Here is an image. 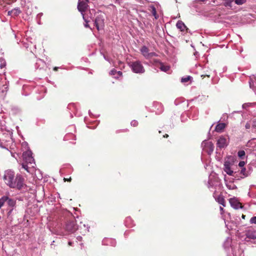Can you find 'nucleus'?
<instances>
[{
	"instance_id": "obj_1",
	"label": "nucleus",
	"mask_w": 256,
	"mask_h": 256,
	"mask_svg": "<svg viewBox=\"0 0 256 256\" xmlns=\"http://www.w3.org/2000/svg\"><path fill=\"white\" fill-rule=\"evenodd\" d=\"M5 183L10 187L20 189L24 184V178L20 174L15 176L14 172L12 170H6L3 176Z\"/></svg>"
},
{
	"instance_id": "obj_2",
	"label": "nucleus",
	"mask_w": 256,
	"mask_h": 256,
	"mask_svg": "<svg viewBox=\"0 0 256 256\" xmlns=\"http://www.w3.org/2000/svg\"><path fill=\"white\" fill-rule=\"evenodd\" d=\"M87 2H84L81 0H78V9L81 12L83 19L85 22L84 24V26L86 28H89V25L88 24V22L90 21V19H92V13L94 12V10H90L89 13L90 16H89L88 14H84V12L88 8Z\"/></svg>"
},
{
	"instance_id": "obj_3",
	"label": "nucleus",
	"mask_w": 256,
	"mask_h": 256,
	"mask_svg": "<svg viewBox=\"0 0 256 256\" xmlns=\"http://www.w3.org/2000/svg\"><path fill=\"white\" fill-rule=\"evenodd\" d=\"M130 66L134 73L142 74L144 72V68L140 61L136 60L130 62Z\"/></svg>"
},
{
	"instance_id": "obj_4",
	"label": "nucleus",
	"mask_w": 256,
	"mask_h": 256,
	"mask_svg": "<svg viewBox=\"0 0 256 256\" xmlns=\"http://www.w3.org/2000/svg\"><path fill=\"white\" fill-rule=\"evenodd\" d=\"M22 156L25 163L30 165L32 168L34 167V158L32 156V152L30 150H28L24 152Z\"/></svg>"
},
{
	"instance_id": "obj_5",
	"label": "nucleus",
	"mask_w": 256,
	"mask_h": 256,
	"mask_svg": "<svg viewBox=\"0 0 256 256\" xmlns=\"http://www.w3.org/2000/svg\"><path fill=\"white\" fill-rule=\"evenodd\" d=\"M201 146L203 150L206 152L208 154H210L212 152L214 146L211 142L204 140L202 142Z\"/></svg>"
},
{
	"instance_id": "obj_6",
	"label": "nucleus",
	"mask_w": 256,
	"mask_h": 256,
	"mask_svg": "<svg viewBox=\"0 0 256 256\" xmlns=\"http://www.w3.org/2000/svg\"><path fill=\"white\" fill-rule=\"evenodd\" d=\"M94 24L98 30H102L104 26V18L102 14L98 15L95 20Z\"/></svg>"
},
{
	"instance_id": "obj_7",
	"label": "nucleus",
	"mask_w": 256,
	"mask_h": 256,
	"mask_svg": "<svg viewBox=\"0 0 256 256\" xmlns=\"http://www.w3.org/2000/svg\"><path fill=\"white\" fill-rule=\"evenodd\" d=\"M219 182L218 178L214 175H210L207 186L210 190L214 188Z\"/></svg>"
},
{
	"instance_id": "obj_8",
	"label": "nucleus",
	"mask_w": 256,
	"mask_h": 256,
	"mask_svg": "<svg viewBox=\"0 0 256 256\" xmlns=\"http://www.w3.org/2000/svg\"><path fill=\"white\" fill-rule=\"evenodd\" d=\"M233 165V162L228 160H225L224 162V171L229 176H232L234 172L232 170L231 166Z\"/></svg>"
},
{
	"instance_id": "obj_9",
	"label": "nucleus",
	"mask_w": 256,
	"mask_h": 256,
	"mask_svg": "<svg viewBox=\"0 0 256 256\" xmlns=\"http://www.w3.org/2000/svg\"><path fill=\"white\" fill-rule=\"evenodd\" d=\"M142 54L146 58L155 56L156 54L154 52H149L148 48L146 46H143L140 50Z\"/></svg>"
},
{
	"instance_id": "obj_10",
	"label": "nucleus",
	"mask_w": 256,
	"mask_h": 256,
	"mask_svg": "<svg viewBox=\"0 0 256 256\" xmlns=\"http://www.w3.org/2000/svg\"><path fill=\"white\" fill-rule=\"evenodd\" d=\"M230 206L234 209L242 208V204L235 198H231L229 200Z\"/></svg>"
},
{
	"instance_id": "obj_11",
	"label": "nucleus",
	"mask_w": 256,
	"mask_h": 256,
	"mask_svg": "<svg viewBox=\"0 0 256 256\" xmlns=\"http://www.w3.org/2000/svg\"><path fill=\"white\" fill-rule=\"evenodd\" d=\"M246 238L254 242H256V232L255 230H248L246 233Z\"/></svg>"
},
{
	"instance_id": "obj_12",
	"label": "nucleus",
	"mask_w": 256,
	"mask_h": 256,
	"mask_svg": "<svg viewBox=\"0 0 256 256\" xmlns=\"http://www.w3.org/2000/svg\"><path fill=\"white\" fill-rule=\"evenodd\" d=\"M216 144L220 148H224L228 145L226 139L223 136H221L218 140Z\"/></svg>"
},
{
	"instance_id": "obj_13",
	"label": "nucleus",
	"mask_w": 256,
	"mask_h": 256,
	"mask_svg": "<svg viewBox=\"0 0 256 256\" xmlns=\"http://www.w3.org/2000/svg\"><path fill=\"white\" fill-rule=\"evenodd\" d=\"M102 244L104 245L114 246L116 245V241L111 238H104L102 241Z\"/></svg>"
},
{
	"instance_id": "obj_14",
	"label": "nucleus",
	"mask_w": 256,
	"mask_h": 256,
	"mask_svg": "<svg viewBox=\"0 0 256 256\" xmlns=\"http://www.w3.org/2000/svg\"><path fill=\"white\" fill-rule=\"evenodd\" d=\"M8 82L4 80V84L2 87H0V93L2 96H5L8 91Z\"/></svg>"
},
{
	"instance_id": "obj_15",
	"label": "nucleus",
	"mask_w": 256,
	"mask_h": 256,
	"mask_svg": "<svg viewBox=\"0 0 256 256\" xmlns=\"http://www.w3.org/2000/svg\"><path fill=\"white\" fill-rule=\"evenodd\" d=\"M250 87L254 91L256 90V74L250 76Z\"/></svg>"
},
{
	"instance_id": "obj_16",
	"label": "nucleus",
	"mask_w": 256,
	"mask_h": 256,
	"mask_svg": "<svg viewBox=\"0 0 256 256\" xmlns=\"http://www.w3.org/2000/svg\"><path fill=\"white\" fill-rule=\"evenodd\" d=\"M66 228L68 231L74 232L77 230V227L74 222H70L67 224Z\"/></svg>"
},
{
	"instance_id": "obj_17",
	"label": "nucleus",
	"mask_w": 256,
	"mask_h": 256,
	"mask_svg": "<svg viewBox=\"0 0 256 256\" xmlns=\"http://www.w3.org/2000/svg\"><path fill=\"white\" fill-rule=\"evenodd\" d=\"M226 127V124L224 123H220L218 124L215 130L218 132H221L224 130Z\"/></svg>"
},
{
	"instance_id": "obj_18",
	"label": "nucleus",
	"mask_w": 256,
	"mask_h": 256,
	"mask_svg": "<svg viewBox=\"0 0 256 256\" xmlns=\"http://www.w3.org/2000/svg\"><path fill=\"white\" fill-rule=\"evenodd\" d=\"M176 28L180 30L181 31H184V30L186 28V26L184 24L183 22L182 21H178L176 24Z\"/></svg>"
},
{
	"instance_id": "obj_19",
	"label": "nucleus",
	"mask_w": 256,
	"mask_h": 256,
	"mask_svg": "<svg viewBox=\"0 0 256 256\" xmlns=\"http://www.w3.org/2000/svg\"><path fill=\"white\" fill-rule=\"evenodd\" d=\"M216 202L220 204H222L223 206H225L226 205H225V200H224V197L221 196V195H220L218 196L216 198Z\"/></svg>"
},
{
	"instance_id": "obj_20",
	"label": "nucleus",
	"mask_w": 256,
	"mask_h": 256,
	"mask_svg": "<svg viewBox=\"0 0 256 256\" xmlns=\"http://www.w3.org/2000/svg\"><path fill=\"white\" fill-rule=\"evenodd\" d=\"M148 10L152 12V14L154 16L155 18L157 19L158 16L156 14V11L154 6V5L150 6L148 8Z\"/></svg>"
},
{
	"instance_id": "obj_21",
	"label": "nucleus",
	"mask_w": 256,
	"mask_h": 256,
	"mask_svg": "<svg viewBox=\"0 0 256 256\" xmlns=\"http://www.w3.org/2000/svg\"><path fill=\"white\" fill-rule=\"evenodd\" d=\"M110 74L114 76L116 78H118L122 75V72L120 71L116 72L115 70H112L110 72Z\"/></svg>"
},
{
	"instance_id": "obj_22",
	"label": "nucleus",
	"mask_w": 256,
	"mask_h": 256,
	"mask_svg": "<svg viewBox=\"0 0 256 256\" xmlns=\"http://www.w3.org/2000/svg\"><path fill=\"white\" fill-rule=\"evenodd\" d=\"M227 1L230 3L234 2L235 4L238 5H242L246 2V0H227Z\"/></svg>"
},
{
	"instance_id": "obj_23",
	"label": "nucleus",
	"mask_w": 256,
	"mask_h": 256,
	"mask_svg": "<svg viewBox=\"0 0 256 256\" xmlns=\"http://www.w3.org/2000/svg\"><path fill=\"white\" fill-rule=\"evenodd\" d=\"M20 13V10L18 8H15L12 10V17L18 16Z\"/></svg>"
},
{
	"instance_id": "obj_24",
	"label": "nucleus",
	"mask_w": 256,
	"mask_h": 256,
	"mask_svg": "<svg viewBox=\"0 0 256 256\" xmlns=\"http://www.w3.org/2000/svg\"><path fill=\"white\" fill-rule=\"evenodd\" d=\"M8 200V197L4 196L0 198V209L4 206V203Z\"/></svg>"
},
{
	"instance_id": "obj_25",
	"label": "nucleus",
	"mask_w": 256,
	"mask_h": 256,
	"mask_svg": "<svg viewBox=\"0 0 256 256\" xmlns=\"http://www.w3.org/2000/svg\"><path fill=\"white\" fill-rule=\"evenodd\" d=\"M226 187L230 190H234L236 186L232 182H229L226 184Z\"/></svg>"
},
{
	"instance_id": "obj_26",
	"label": "nucleus",
	"mask_w": 256,
	"mask_h": 256,
	"mask_svg": "<svg viewBox=\"0 0 256 256\" xmlns=\"http://www.w3.org/2000/svg\"><path fill=\"white\" fill-rule=\"evenodd\" d=\"M8 204L10 206H14L15 205L16 202L11 198H8V200H6Z\"/></svg>"
},
{
	"instance_id": "obj_27",
	"label": "nucleus",
	"mask_w": 256,
	"mask_h": 256,
	"mask_svg": "<svg viewBox=\"0 0 256 256\" xmlns=\"http://www.w3.org/2000/svg\"><path fill=\"white\" fill-rule=\"evenodd\" d=\"M170 66H164V64H161L160 68L164 72H168L170 70Z\"/></svg>"
},
{
	"instance_id": "obj_28",
	"label": "nucleus",
	"mask_w": 256,
	"mask_h": 256,
	"mask_svg": "<svg viewBox=\"0 0 256 256\" xmlns=\"http://www.w3.org/2000/svg\"><path fill=\"white\" fill-rule=\"evenodd\" d=\"M238 155L240 158H243L245 156V152L244 150H240L238 153Z\"/></svg>"
},
{
	"instance_id": "obj_29",
	"label": "nucleus",
	"mask_w": 256,
	"mask_h": 256,
	"mask_svg": "<svg viewBox=\"0 0 256 256\" xmlns=\"http://www.w3.org/2000/svg\"><path fill=\"white\" fill-rule=\"evenodd\" d=\"M0 68H4L6 66V62L5 60L2 58H0Z\"/></svg>"
},
{
	"instance_id": "obj_30",
	"label": "nucleus",
	"mask_w": 256,
	"mask_h": 256,
	"mask_svg": "<svg viewBox=\"0 0 256 256\" xmlns=\"http://www.w3.org/2000/svg\"><path fill=\"white\" fill-rule=\"evenodd\" d=\"M28 164L25 163L24 162L22 164V168L26 170L28 172H30L29 168L30 167L28 166Z\"/></svg>"
},
{
	"instance_id": "obj_31",
	"label": "nucleus",
	"mask_w": 256,
	"mask_h": 256,
	"mask_svg": "<svg viewBox=\"0 0 256 256\" xmlns=\"http://www.w3.org/2000/svg\"><path fill=\"white\" fill-rule=\"evenodd\" d=\"M191 78L192 77L190 76H187L185 78H182L181 82H188Z\"/></svg>"
},
{
	"instance_id": "obj_32",
	"label": "nucleus",
	"mask_w": 256,
	"mask_h": 256,
	"mask_svg": "<svg viewBox=\"0 0 256 256\" xmlns=\"http://www.w3.org/2000/svg\"><path fill=\"white\" fill-rule=\"evenodd\" d=\"M250 222L252 224H256V216L252 217Z\"/></svg>"
},
{
	"instance_id": "obj_33",
	"label": "nucleus",
	"mask_w": 256,
	"mask_h": 256,
	"mask_svg": "<svg viewBox=\"0 0 256 256\" xmlns=\"http://www.w3.org/2000/svg\"><path fill=\"white\" fill-rule=\"evenodd\" d=\"M10 140H12V133L10 132H8V138L6 140H6V142H9Z\"/></svg>"
},
{
	"instance_id": "obj_34",
	"label": "nucleus",
	"mask_w": 256,
	"mask_h": 256,
	"mask_svg": "<svg viewBox=\"0 0 256 256\" xmlns=\"http://www.w3.org/2000/svg\"><path fill=\"white\" fill-rule=\"evenodd\" d=\"M130 124L133 126H136L138 125V122L136 120H133L131 122Z\"/></svg>"
},
{
	"instance_id": "obj_35",
	"label": "nucleus",
	"mask_w": 256,
	"mask_h": 256,
	"mask_svg": "<svg viewBox=\"0 0 256 256\" xmlns=\"http://www.w3.org/2000/svg\"><path fill=\"white\" fill-rule=\"evenodd\" d=\"M246 168H244L241 170L240 173L242 174L244 176H248V174H246Z\"/></svg>"
},
{
	"instance_id": "obj_36",
	"label": "nucleus",
	"mask_w": 256,
	"mask_h": 256,
	"mask_svg": "<svg viewBox=\"0 0 256 256\" xmlns=\"http://www.w3.org/2000/svg\"><path fill=\"white\" fill-rule=\"evenodd\" d=\"M244 164H245V162L244 161H241L238 164V166L240 167H243L244 166Z\"/></svg>"
},
{
	"instance_id": "obj_37",
	"label": "nucleus",
	"mask_w": 256,
	"mask_h": 256,
	"mask_svg": "<svg viewBox=\"0 0 256 256\" xmlns=\"http://www.w3.org/2000/svg\"><path fill=\"white\" fill-rule=\"evenodd\" d=\"M245 128H246V129H249L250 128V123H246L245 125Z\"/></svg>"
},
{
	"instance_id": "obj_38",
	"label": "nucleus",
	"mask_w": 256,
	"mask_h": 256,
	"mask_svg": "<svg viewBox=\"0 0 256 256\" xmlns=\"http://www.w3.org/2000/svg\"><path fill=\"white\" fill-rule=\"evenodd\" d=\"M252 144V142L251 140H249L247 143L246 146L250 147Z\"/></svg>"
},
{
	"instance_id": "obj_39",
	"label": "nucleus",
	"mask_w": 256,
	"mask_h": 256,
	"mask_svg": "<svg viewBox=\"0 0 256 256\" xmlns=\"http://www.w3.org/2000/svg\"><path fill=\"white\" fill-rule=\"evenodd\" d=\"M226 242H228V244L230 242V239L229 238H227L226 241L224 242V244H226Z\"/></svg>"
},
{
	"instance_id": "obj_40",
	"label": "nucleus",
	"mask_w": 256,
	"mask_h": 256,
	"mask_svg": "<svg viewBox=\"0 0 256 256\" xmlns=\"http://www.w3.org/2000/svg\"><path fill=\"white\" fill-rule=\"evenodd\" d=\"M8 16H12V10L8 11Z\"/></svg>"
},
{
	"instance_id": "obj_41",
	"label": "nucleus",
	"mask_w": 256,
	"mask_h": 256,
	"mask_svg": "<svg viewBox=\"0 0 256 256\" xmlns=\"http://www.w3.org/2000/svg\"><path fill=\"white\" fill-rule=\"evenodd\" d=\"M220 210L221 212V214H222V212L224 211V208L222 207V206H220Z\"/></svg>"
},
{
	"instance_id": "obj_42",
	"label": "nucleus",
	"mask_w": 256,
	"mask_h": 256,
	"mask_svg": "<svg viewBox=\"0 0 256 256\" xmlns=\"http://www.w3.org/2000/svg\"><path fill=\"white\" fill-rule=\"evenodd\" d=\"M252 124H253L254 126H256V120H253Z\"/></svg>"
},
{
	"instance_id": "obj_43",
	"label": "nucleus",
	"mask_w": 256,
	"mask_h": 256,
	"mask_svg": "<svg viewBox=\"0 0 256 256\" xmlns=\"http://www.w3.org/2000/svg\"><path fill=\"white\" fill-rule=\"evenodd\" d=\"M82 238V236H78L76 238V239L80 241L81 240Z\"/></svg>"
},
{
	"instance_id": "obj_44",
	"label": "nucleus",
	"mask_w": 256,
	"mask_h": 256,
	"mask_svg": "<svg viewBox=\"0 0 256 256\" xmlns=\"http://www.w3.org/2000/svg\"><path fill=\"white\" fill-rule=\"evenodd\" d=\"M64 180L66 181V180H67L66 178H64ZM70 180H71V178H68V181L70 182Z\"/></svg>"
},
{
	"instance_id": "obj_45",
	"label": "nucleus",
	"mask_w": 256,
	"mask_h": 256,
	"mask_svg": "<svg viewBox=\"0 0 256 256\" xmlns=\"http://www.w3.org/2000/svg\"><path fill=\"white\" fill-rule=\"evenodd\" d=\"M168 136L167 134H166L164 136V138H168Z\"/></svg>"
},
{
	"instance_id": "obj_46",
	"label": "nucleus",
	"mask_w": 256,
	"mask_h": 256,
	"mask_svg": "<svg viewBox=\"0 0 256 256\" xmlns=\"http://www.w3.org/2000/svg\"><path fill=\"white\" fill-rule=\"evenodd\" d=\"M72 242H68V244H69V245L71 246V245H72Z\"/></svg>"
},
{
	"instance_id": "obj_47",
	"label": "nucleus",
	"mask_w": 256,
	"mask_h": 256,
	"mask_svg": "<svg viewBox=\"0 0 256 256\" xmlns=\"http://www.w3.org/2000/svg\"><path fill=\"white\" fill-rule=\"evenodd\" d=\"M246 105V104H243V105H242L243 108H244Z\"/></svg>"
},
{
	"instance_id": "obj_48",
	"label": "nucleus",
	"mask_w": 256,
	"mask_h": 256,
	"mask_svg": "<svg viewBox=\"0 0 256 256\" xmlns=\"http://www.w3.org/2000/svg\"><path fill=\"white\" fill-rule=\"evenodd\" d=\"M27 144H27L26 143L23 144V146H24V145L27 146Z\"/></svg>"
},
{
	"instance_id": "obj_49",
	"label": "nucleus",
	"mask_w": 256,
	"mask_h": 256,
	"mask_svg": "<svg viewBox=\"0 0 256 256\" xmlns=\"http://www.w3.org/2000/svg\"><path fill=\"white\" fill-rule=\"evenodd\" d=\"M244 217H245V216H244V215H242V218H244Z\"/></svg>"
},
{
	"instance_id": "obj_50",
	"label": "nucleus",
	"mask_w": 256,
	"mask_h": 256,
	"mask_svg": "<svg viewBox=\"0 0 256 256\" xmlns=\"http://www.w3.org/2000/svg\"><path fill=\"white\" fill-rule=\"evenodd\" d=\"M54 70H56V68H54Z\"/></svg>"
},
{
	"instance_id": "obj_51",
	"label": "nucleus",
	"mask_w": 256,
	"mask_h": 256,
	"mask_svg": "<svg viewBox=\"0 0 256 256\" xmlns=\"http://www.w3.org/2000/svg\"><path fill=\"white\" fill-rule=\"evenodd\" d=\"M86 2H88V0H86Z\"/></svg>"
}]
</instances>
